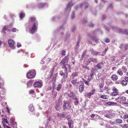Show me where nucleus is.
Here are the masks:
<instances>
[{"label": "nucleus", "instance_id": "nucleus-50", "mask_svg": "<svg viewBox=\"0 0 128 128\" xmlns=\"http://www.w3.org/2000/svg\"><path fill=\"white\" fill-rule=\"evenodd\" d=\"M66 51L64 50H62V51L61 54L63 56H64L66 55Z\"/></svg>", "mask_w": 128, "mask_h": 128}, {"label": "nucleus", "instance_id": "nucleus-4", "mask_svg": "<svg viewBox=\"0 0 128 128\" xmlns=\"http://www.w3.org/2000/svg\"><path fill=\"white\" fill-rule=\"evenodd\" d=\"M36 74L35 70H30L27 73V78H33L35 77Z\"/></svg>", "mask_w": 128, "mask_h": 128}, {"label": "nucleus", "instance_id": "nucleus-51", "mask_svg": "<svg viewBox=\"0 0 128 128\" xmlns=\"http://www.w3.org/2000/svg\"><path fill=\"white\" fill-rule=\"evenodd\" d=\"M79 47V45H76V46L75 47V51L77 52L78 50V47Z\"/></svg>", "mask_w": 128, "mask_h": 128}, {"label": "nucleus", "instance_id": "nucleus-9", "mask_svg": "<svg viewBox=\"0 0 128 128\" xmlns=\"http://www.w3.org/2000/svg\"><path fill=\"white\" fill-rule=\"evenodd\" d=\"M104 65V63L102 62L97 64L96 65H94L95 68L97 70L100 69L103 67Z\"/></svg>", "mask_w": 128, "mask_h": 128}, {"label": "nucleus", "instance_id": "nucleus-11", "mask_svg": "<svg viewBox=\"0 0 128 128\" xmlns=\"http://www.w3.org/2000/svg\"><path fill=\"white\" fill-rule=\"evenodd\" d=\"M91 62H92L94 63H97L98 60L96 58H91L88 59L87 61V62L90 64Z\"/></svg>", "mask_w": 128, "mask_h": 128}, {"label": "nucleus", "instance_id": "nucleus-57", "mask_svg": "<svg viewBox=\"0 0 128 128\" xmlns=\"http://www.w3.org/2000/svg\"><path fill=\"white\" fill-rule=\"evenodd\" d=\"M18 30L15 28H12V31L13 32H16V31H18Z\"/></svg>", "mask_w": 128, "mask_h": 128}, {"label": "nucleus", "instance_id": "nucleus-1", "mask_svg": "<svg viewBox=\"0 0 128 128\" xmlns=\"http://www.w3.org/2000/svg\"><path fill=\"white\" fill-rule=\"evenodd\" d=\"M38 22L36 21V18L34 17H31L29 20L28 26L26 30L28 28L29 32L31 34H33L37 28Z\"/></svg>", "mask_w": 128, "mask_h": 128}, {"label": "nucleus", "instance_id": "nucleus-62", "mask_svg": "<svg viewBox=\"0 0 128 128\" xmlns=\"http://www.w3.org/2000/svg\"><path fill=\"white\" fill-rule=\"evenodd\" d=\"M110 41L109 39L108 38L106 39L105 40V42H106L108 43L110 42Z\"/></svg>", "mask_w": 128, "mask_h": 128}, {"label": "nucleus", "instance_id": "nucleus-54", "mask_svg": "<svg viewBox=\"0 0 128 128\" xmlns=\"http://www.w3.org/2000/svg\"><path fill=\"white\" fill-rule=\"evenodd\" d=\"M112 90L113 92H118V90L115 87H113L112 88Z\"/></svg>", "mask_w": 128, "mask_h": 128}, {"label": "nucleus", "instance_id": "nucleus-40", "mask_svg": "<svg viewBox=\"0 0 128 128\" xmlns=\"http://www.w3.org/2000/svg\"><path fill=\"white\" fill-rule=\"evenodd\" d=\"M32 84V82L31 81H29L27 83V86L28 87L30 86Z\"/></svg>", "mask_w": 128, "mask_h": 128}, {"label": "nucleus", "instance_id": "nucleus-47", "mask_svg": "<svg viewBox=\"0 0 128 128\" xmlns=\"http://www.w3.org/2000/svg\"><path fill=\"white\" fill-rule=\"evenodd\" d=\"M81 21L83 24H84L86 22L87 20L86 18H85L82 20Z\"/></svg>", "mask_w": 128, "mask_h": 128}, {"label": "nucleus", "instance_id": "nucleus-31", "mask_svg": "<svg viewBox=\"0 0 128 128\" xmlns=\"http://www.w3.org/2000/svg\"><path fill=\"white\" fill-rule=\"evenodd\" d=\"M118 99L120 100V101H125L126 100V98L124 96H122L121 97H119L118 98Z\"/></svg>", "mask_w": 128, "mask_h": 128}, {"label": "nucleus", "instance_id": "nucleus-3", "mask_svg": "<svg viewBox=\"0 0 128 128\" xmlns=\"http://www.w3.org/2000/svg\"><path fill=\"white\" fill-rule=\"evenodd\" d=\"M112 28L114 30L118 33L128 34V30L125 29L122 30L119 27L117 28L114 26L112 27Z\"/></svg>", "mask_w": 128, "mask_h": 128}, {"label": "nucleus", "instance_id": "nucleus-32", "mask_svg": "<svg viewBox=\"0 0 128 128\" xmlns=\"http://www.w3.org/2000/svg\"><path fill=\"white\" fill-rule=\"evenodd\" d=\"M84 90V86L82 85H80L79 87V91L82 92V91Z\"/></svg>", "mask_w": 128, "mask_h": 128}, {"label": "nucleus", "instance_id": "nucleus-33", "mask_svg": "<svg viewBox=\"0 0 128 128\" xmlns=\"http://www.w3.org/2000/svg\"><path fill=\"white\" fill-rule=\"evenodd\" d=\"M120 83L122 84V85L124 86H126L127 84L126 82L124 80H122L120 82Z\"/></svg>", "mask_w": 128, "mask_h": 128}, {"label": "nucleus", "instance_id": "nucleus-43", "mask_svg": "<svg viewBox=\"0 0 128 128\" xmlns=\"http://www.w3.org/2000/svg\"><path fill=\"white\" fill-rule=\"evenodd\" d=\"M115 60V58L114 56H112L109 58V60L112 62L114 61Z\"/></svg>", "mask_w": 128, "mask_h": 128}, {"label": "nucleus", "instance_id": "nucleus-7", "mask_svg": "<svg viewBox=\"0 0 128 128\" xmlns=\"http://www.w3.org/2000/svg\"><path fill=\"white\" fill-rule=\"evenodd\" d=\"M90 39H91L93 41L94 40L95 42L97 43L98 42V40L99 39L97 36H90L88 38V42L90 44H92V42L91 40H90Z\"/></svg>", "mask_w": 128, "mask_h": 128}, {"label": "nucleus", "instance_id": "nucleus-42", "mask_svg": "<svg viewBox=\"0 0 128 128\" xmlns=\"http://www.w3.org/2000/svg\"><path fill=\"white\" fill-rule=\"evenodd\" d=\"M104 116L108 118H111L112 116H111V114H108L104 115Z\"/></svg>", "mask_w": 128, "mask_h": 128}, {"label": "nucleus", "instance_id": "nucleus-22", "mask_svg": "<svg viewBox=\"0 0 128 128\" xmlns=\"http://www.w3.org/2000/svg\"><path fill=\"white\" fill-rule=\"evenodd\" d=\"M68 96L72 98V99H74L76 96H75V94L72 92H70V94H69Z\"/></svg>", "mask_w": 128, "mask_h": 128}, {"label": "nucleus", "instance_id": "nucleus-64", "mask_svg": "<svg viewBox=\"0 0 128 128\" xmlns=\"http://www.w3.org/2000/svg\"><path fill=\"white\" fill-rule=\"evenodd\" d=\"M125 80L127 82H128V77H126L124 78V80Z\"/></svg>", "mask_w": 128, "mask_h": 128}, {"label": "nucleus", "instance_id": "nucleus-49", "mask_svg": "<svg viewBox=\"0 0 128 128\" xmlns=\"http://www.w3.org/2000/svg\"><path fill=\"white\" fill-rule=\"evenodd\" d=\"M121 126L124 128H128V124H124L123 125V126Z\"/></svg>", "mask_w": 128, "mask_h": 128}, {"label": "nucleus", "instance_id": "nucleus-6", "mask_svg": "<svg viewBox=\"0 0 128 128\" xmlns=\"http://www.w3.org/2000/svg\"><path fill=\"white\" fill-rule=\"evenodd\" d=\"M73 4H72L71 2L68 3L67 5L65 8L64 12L65 13L68 15L70 12L71 8L72 6L73 5Z\"/></svg>", "mask_w": 128, "mask_h": 128}, {"label": "nucleus", "instance_id": "nucleus-10", "mask_svg": "<svg viewBox=\"0 0 128 128\" xmlns=\"http://www.w3.org/2000/svg\"><path fill=\"white\" fill-rule=\"evenodd\" d=\"M8 42L10 47L12 49L15 48V43L13 40L12 39H9L8 41Z\"/></svg>", "mask_w": 128, "mask_h": 128}, {"label": "nucleus", "instance_id": "nucleus-44", "mask_svg": "<svg viewBox=\"0 0 128 128\" xmlns=\"http://www.w3.org/2000/svg\"><path fill=\"white\" fill-rule=\"evenodd\" d=\"M68 56H65L64 58L62 59L63 60H65V61L68 62Z\"/></svg>", "mask_w": 128, "mask_h": 128}, {"label": "nucleus", "instance_id": "nucleus-53", "mask_svg": "<svg viewBox=\"0 0 128 128\" xmlns=\"http://www.w3.org/2000/svg\"><path fill=\"white\" fill-rule=\"evenodd\" d=\"M29 93L30 94H33V95H34L35 93L34 92V91L33 90H30L29 92Z\"/></svg>", "mask_w": 128, "mask_h": 128}, {"label": "nucleus", "instance_id": "nucleus-27", "mask_svg": "<svg viewBox=\"0 0 128 128\" xmlns=\"http://www.w3.org/2000/svg\"><path fill=\"white\" fill-rule=\"evenodd\" d=\"M71 83L72 84L75 85L76 84L79 83V82H77V79H74L71 81Z\"/></svg>", "mask_w": 128, "mask_h": 128}, {"label": "nucleus", "instance_id": "nucleus-46", "mask_svg": "<svg viewBox=\"0 0 128 128\" xmlns=\"http://www.w3.org/2000/svg\"><path fill=\"white\" fill-rule=\"evenodd\" d=\"M104 27L106 30L108 32H109L110 30V28L108 27H107L106 26H104Z\"/></svg>", "mask_w": 128, "mask_h": 128}, {"label": "nucleus", "instance_id": "nucleus-21", "mask_svg": "<svg viewBox=\"0 0 128 128\" xmlns=\"http://www.w3.org/2000/svg\"><path fill=\"white\" fill-rule=\"evenodd\" d=\"M78 72H74L72 73L71 75V77H72V79L74 78L75 77L77 76L78 75Z\"/></svg>", "mask_w": 128, "mask_h": 128}, {"label": "nucleus", "instance_id": "nucleus-24", "mask_svg": "<svg viewBox=\"0 0 128 128\" xmlns=\"http://www.w3.org/2000/svg\"><path fill=\"white\" fill-rule=\"evenodd\" d=\"M67 62L64 60H63L62 59L61 62L60 63V64L61 65H62L63 67H65V66H66V64Z\"/></svg>", "mask_w": 128, "mask_h": 128}, {"label": "nucleus", "instance_id": "nucleus-14", "mask_svg": "<svg viewBox=\"0 0 128 128\" xmlns=\"http://www.w3.org/2000/svg\"><path fill=\"white\" fill-rule=\"evenodd\" d=\"M14 120L13 118H11L10 120V122L12 126L14 128H17V123L16 122H14Z\"/></svg>", "mask_w": 128, "mask_h": 128}, {"label": "nucleus", "instance_id": "nucleus-58", "mask_svg": "<svg viewBox=\"0 0 128 128\" xmlns=\"http://www.w3.org/2000/svg\"><path fill=\"white\" fill-rule=\"evenodd\" d=\"M62 68H64V72L65 73H66V72H67V68L66 67V66H65V67H62Z\"/></svg>", "mask_w": 128, "mask_h": 128}, {"label": "nucleus", "instance_id": "nucleus-52", "mask_svg": "<svg viewBox=\"0 0 128 128\" xmlns=\"http://www.w3.org/2000/svg\"><path fill=\"white\" fill-rule=\"evenodd\" d=\"M76 29V28L75 26H73L71 28V31L72 32H74V30Z\"/></svg>", "mask_w": 128, "mask_h": 128}, {"label": "nucleus", "instance_id": "nucleus-15", "mask_svg": "<svg viewBox=\"0 0 128 128\" xmlns=\"http://www.w3.org/2000/svg\"><path fill=\"white\" fill-rule=\"evenodd\" d=\"M62 104L60 103V102H58V103L56 104L55 108L57 110H59L61 108Z\"/></svg>", "mask_w": 128, "mask_h": 128}, {"label": "nucleus", "instance_id": "nucleus-12", "mask_svg": "<svg viewBox=\"0 0 128 128\" xmlns=\"http://www.w3.org/2000/svg\"><path fill=\"white\" fill-rule=\"evenodd\" d=\"M71 106L70 104L68 102H64L63 105V108L64 110L66 109H70V108Z\"/></svg>", "mask_w": 128, "mask_h": 128}, {"label": "nucleus", "instance_id": "nucleus-61", "mask_svg": "<svg viewBox=\"0 0 128 128\" xmlns=\"http://www.w3.org/2000/svg\"><path fill=\"white\" fill-rule=\"evenodd\" d=\"M85 52H84L82 54V58H81V59H82L83 58H84V56H85Z\"/></svg>", "mask_w": 128, "mask_h": 128}, {"label": "nucleus", "instance_id": "nucleus-30", "mask_svg": "<svg viewBox=\"0 0 128 128\" xmlns=\"http://www.w3.org/2000/svg\"><path fill=\"white\" fill-rule=\"evenodd\" d=\"M120 47L122 50L124 51L126 50L125 44H122V45L120 46Z\"/></svg>", "mask_w": 128, "mask_h": 128}, {"label": "nucleus", "instance_id": "nucleus-17", "mask_svg": "<svg viewBox=\"0 0 128 128\" xmlns=\"http://www.w3.org/2000/svg\"><path fill=\"white\" fill-rule=\"evenodd\" d=\"M60 74L62 76H63V78H66L68 76V73L64 72H63L61 71L60 72Z\"/></svg>", "mask_w": 128, "mask_h": 128}, {"label": "nucleus", "instance_id": "nucleus-56", "mask_svg": "<svg viewBox=\"0 0 128 128\" xmlns=\"http://www.w3.org/2000/svg\"><path fill=\"white\" fill-rule=\"evenodd\" d=\"M108 50V48H106L105 49V50L103 52H102L103 54H105L106 52L107 51V50Z\"/></svg>", "mask_w": 128, "mask_h": 128}, {"label": "nucleus", "instance_id": "nucleus-39", "mask_svg": "<svg viewBox=\"0 0 128 128\" xmlns=\"http://www.w3.org/2000/svg\"><path fill=\"white\" fill-rule=\"evenodd\" d=\"M25 16V14L24 13L22 12L20 14V18H24Z\"/></svg>", "mask_w": 128, "mask_h": 128}, {"label": "nucleus", "instance_id": "nucleus-23", "mask_svg": "<svg viewBox=\"0 0 128 128\" xmlns=\"http://www.w3.org/2000/svg\"><path fill=\"white\" fill-rule=\"evenodd\" d=\"M61 15H59L58 16L56 17L55 16H54L52 18V21H54L57 18L58 19H59L61 18Z\"/></svg>", "mask_w": 128, "mask_h": 128}, {"label": "nucleus", "instance_id": "nucleus-34", "mask_svg": "<svg viewBox=\"0 0 128 128\" xmlns=\"http://www.w3.org/2000/svg\"><path fill=\"white\" fill-rule=\"evenodd\" d=\"M100 98L105 99H108V95H102L100 97Z\"/></svg>", "mask_w": 128, "mask_h": 128}, {"label": "nucleus", "instance_id": "nucleus-5", "mask_svg": "<svg viewBox=\"0 0 128 128\" xmlns=\"http://www.w3.org/2000/svg\"><path fill=\"white\" fill-rule=\"evenodd\" d=\"M88 3L84 2H83L82 4H80L79 6H76L75 9L79 10L80 9L81 10H82V9L84 7L85 10L88 8Z\"/></svg>", "mask_w": 128, "mask_h": 128}, {"label": "nucleus", "instance_id": "nucleus-26", "mask_svg": "<svg viewBox=\"0 0 128 128\" xmlns=\"http://www.w3.org/2000/svg\"><path fill=\"white\" fill-rule=\"evenodd\" d=\"M73 100H75V101L74 102V104L76 105H77L79 103L78 98L76 97L73 99Z\"/></svg>", "mask_w": 128, "mask_h": 128}, {"label": "nucleus", "instance_id": "nucleus-45", "mask_svg": "<svg viewBox=\"0 0 128 128\" xmlns=\"http://www.w3.org/2000/svg\"><path fill=\"white\" fill-rule=\"evenodd\" d=\"M108 8L110 10H112L113 8V6L112 4H110L109 6H108Z\"/></svg>", "mask_w": 128, "mask_h": 128}, {"label": "nucleus", "instance_id": "nucleus-25", "mask_svg": "<svg viewBox=\"0 0 128 128\" xmlns=\"http://www.w3.org/2000/svg\"><path fill=\"white\" fill-rule=\"evenodd\" d=\"M9 26H5L4 28L3 29V32L5 33H6V32H5L6 31L8 32L10 30L8 29V28Z\"/></svg>", "mask_w": 128, "mask_h": 128}, {"label": "nucleus", "instance_id": "nucleus-41", "mask_svg": "<svg viewBox=\"0 0 128 128\" xmlns=\"http://www.w3.org/2000/svg\"><path fill=\"white\" fill-rule=\"evenodd\" d=\"M71 17L72 19H73L75 18V16L74 13V12H72L71 14Z\"/></svg>", "mask_w": 128, "mask_h": 128}, {"label": "nucleus", "instance_id": "nucleus-29", "mask_svg": "<svg viewBox=\"0 0 128 128\" xmlns=\"http://www.w3.org/2000/svg\"><path fill=\"white\" fill-rule=\"evenodd\" d=\"M29 108V111L31 112H32L34 110L33 105L32 104H31Z\"/></svg>", "mask_w": 128, "mask_h": 128}, {"label": "nucleus", "instance_id": "nucleus-60", "mask_svg": "<svg viewBox=\"0 0 128 128\" xmlns=\"http://www.w3.org/2000/svg\"><path fill=\"white\" fill-rule=\"evenodd\" d=\"M104 89L106 91H108L110 90V89L108 88L107 87H105L104 88Z\"/></svg>", "mask_w": 128, "mask_h": 128}, {"label": "nucleus", "instance_id": "nucleus-63", "mask_svg": "<svg viewBox=\"0 0 128 128\" xmlns=\"http://www.w3.org/2000/svg\"><path fill=\"white\" fill-rule=\"evenodd\" d=\"M114 103L113 102H108L107 104L109 105H110Z\"/></svg>", "mask_w": 128, "mask_h": 128}, {"label": "nucleus", "instance_id": "nucleus-35", "mask_svg": "<svg viewBox=\"0 0 128 128\" xmlns=\"http://www.w3.org/2000/svg\"><path fill=\"white\" fill-rule=\"evenodd\" d=\"M117 73L119 75L122 76L123 74V73L121 69H119L117 71Z\"/></svg>", "mask_w": 128, "mask_h": 128}, {"label": "nucleus", "instance_id": "nucleus-8", "mask_svg": "<svg viewBox=\"0 0 128 128\" xmlns=\"http://www.w3.org/2000/svg\"><path fill=\"white\" fill-rule=\"evenodd\" d=\"M42 82L41 80L37 81L33 84V86L35 87L40 88L42 86Z\"/></svg>", "mask_w": 128, "mask_h": 128}, {"label": "nucleus", "instance_id": "nucleus-18", "mask_svg": "<svg viewBox=\"0 0 128 128\" xmlns=\"http://www.w3.org/2000/svg\"><path fill=\"white\" fill-rule=\"evenodd\" d=\"M92 54L93 55L95 56H97L100 53L99 52H97V51L94 50L93 49H91L90 50Z\"/></svg>", "mask_w": 128, "mask_h": 128}, {"label": "nucleus", "instance_id": "nucleus-55", "mask_svg": "<svg viewBox=\"0 0 128 128\" xmlns=\"http://www.w3.org/2000/svg\"><path fill=\"white\" fill-rule=\"evenodd\" d=\"M122 68L124 72H125L126 70V68L125 66H123Z\"/></svg>", "mask_w": 128, "mask_h": 128}, {"label": "nucleus", "instance_id": "nucleus-37", "mask_svg": "<svg viewBox=\"0 0 128 128\" xmlns=\"http://www.w3.org/2000/svg\"><path fill=\"white\" fill-rule=\"evenodd\" d=\"M62 87L61 85L60 84H59L56 90L58 91H59L61 90Z\"/></svg>", "mask_w": 128, "mask_h": 128}, {"label": "nucleus", "instance_id": "nucleus-59", "mask_svg": "<svg viewBox=\"0 0 128 128\" xmlns=\"http://www.w3.org/2000/svg\"><path fill=\"white\" fill-rule=\"evenodd\" d=\"M94 24L92 22L88 24V26L91 27H93L94 26Z\"/></svg>", "mask_w": 128, "mask_h": 128}, {"label": "nucleus", "instance_id": "nucleus-36", "mask_svg": "<svg viewBox=\"0 0 128 128\" xmlns=\"http://www.w3.org/2000/svg\"><path fill=\"white\" fill-rule=\"evenodd\" d=\"M118 92H113L110 94L111 96H116L118 94Z\"/></svg>", "mask_w": 128, "mask_h": 128}, {"label": "nucleus", "instance_id": "nucleus-2", "mask_svg": "<svg viewBox=\"0 0 128 128\" xmlns=\"http://www.w3.org/2000/svg\"><path fill=\"white\" fill-rule=\"evenodd\" d=\"M65 30V28L63 26H60V27L54 30L53 32L54 34H55L60 32L61 34V36H62L64 35V32Z\"/></svg>", "mask_w": 128, "mask_h": 128}, {"label": "nucleus", "instance_id": "nucleus-28", "mask_svg": "<svg viewBox=\"0 0 128 128\" xmlns=\"http://www.w3.org/2000/svg\"><path fill=\"white\" fill-rule=\"evenodd\" d=\"M112 79L114 81H116L118 79V76L116 75H113L111 77Z\"/></svg>", "mask_w": 128, "mask_h": 128}, {"label": "nucleus", "instance_id": "nucleus-48", "mask_svg": "<svg viewBox=\"0 0 128 128\" xmlns=\"http://www.w3.org/2000/svg\"><path fill=\"white\" fill-rule=\"evenodd\" d=\"M84 81V82L85 83L86 85H88V86H89V82L87 81L86 80H83Z\"/></svg>", "mask_w": 128, "mask_h": 128}, {"label": "nucleus", "instance_id": "nucleus-20", "mask_svg": "<svg viewBox=\"0 0 128 128\" xmlns=\"http://www.w3.org/2000/svg\"><path fill=\"white\" fill-rule=\"evenodd\" d=\"M57 116L58 117L64 118L65 117L66 115L63 112L62 113H58Z\"/></svg>", "mask_w": 128, "mask_h": 128}, {"label": "nucleus", "instance_id": "nucleus-13", "mask_svg": "<svg viewBox=\"0 0 128 128\" xmlns=\"http://www.w3.org/2000/svg\"><path fill=\"white\" fill-rule=\"evenodd\" d=\"M95 91L96 90L95 89L92 90L90 92L86 94H85V96L90 98L92 95H93L94 94Z\"/></svg>", "mask_w": 128, "mask_h": 128}, {"label": "nucleus", "instance_id": "nucleus-19", "mask_svg": "<svg viewBox=\"0 0 128 128\" xmlns=\"http://www.w3.org/2000/svg\"><path fill=\"white\" fill-rule=\"evenodd\" d=\"M73 122L72 120H70L68 122V124L69 125V128H73Z\"/></svg>", "mask_w": 128, "mask_h": 128}, {"label": "nucleus", "instance_id": "nucleus-38", "mask_svg": "<svg viewBox=\"0 0 128 128\" xmlns=\"http://www.w3.org/2000/svg\"><path fill=\"white\" fill-rule=\"evenodd\" d=\"M116 123L118 124H120L122 122V120L120 119H117L116 120Z\"/></svg>", "mask_w": 128, "mask_h": 128}, {"label": "nucleus", "instance_id": "nucleus-16", "mask_svg": "<svg viewBox=\"0 0 128 128\" xmlns=\"http://www.w3.org/2000/svg\"><path fill=\"white\" fill-rule=\"evenodd\" d=\"M48 6L47 4L42 3H40L38 5V7L40 8L42 7H48Z\"/></svg>", "mask_w": 128, "mask_h": 128}]
</instances>
